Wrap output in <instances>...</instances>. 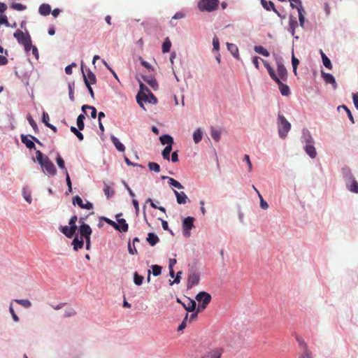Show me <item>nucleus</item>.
<instances>
[{
    "label": "nucleus",
    "instance_id": "4d7b16f0",
    "mask_svg": "<svg viewBox=\"0 0 358 358\" xmlns=\"http://www.w3.org/2000/svg\"><path fill=\"white\" fill-rule=\"evenodd\" d=\"M11 7L13 8H14L15 10H19V11H21V10H23L25 9V6L22 5V3H13L12 5H11Z\"/></svg>",
    "mask_w": 358,
    "mask_h": 358
},
{
    "label": "nucleus",
    "instance_id": "774afa93",
    "mask_svg": "<svg viewBox=\"0 0 358 358\" xmlns=\"http://www.w3.org/2000/svg\"><path fill=\"white\" fill-rule=\"evenodd\" d=\"M352 99H353V103L355 104V108L358 110V92L353 93Z\"/></svg>",
    "mask_w": 358,
    "mask_h": 358
},
{
    "label": "nucleus",
    "instance_id": "58836bf2",
    "mask_svg": "<svg viewBox=\"0 0 358 358\" xmlns=\"http://www.w3.org/2000/svg\"><path fill=\"white\" fill-rule=\"evenodd\" d=\"M321 56L324 66L329 69H331L332 64L331 63V61L322 51H321Z\"/></svg>",
    "mask_w": 358,
    "mask_h": 358
},
{
    "label": "nucleus",
    "instance_id": "864d4df0",
    "mask_svg": "<svg viewBox=\"0 0 358 358\" xmlns=\"http://www.w3.org/2000/svg\"><path fill=\"white\" fill-rule=\"evenodd\" d=\"M292 66H293V72L295 75H296V73H297L296 69H297V66L299 64V60L297 58H296L294 55H292Z\"/></svg>",
    "mask_w": 358,
    "mask_h": 358
},
{
    "label": "nucleus",
    "instance_id": "f8f14e48",
    "mask_svg": "<svg viewBox=\"0 0 358 358\" xmlns=\"http://www.w3.org/2000/svg\"><path fill=\"white\" fill-rule=\"evenodd\" d=\"M194 218L192 217H187L184 219L182 222V229L184 234L186 236H189V230L194 227Z\"/></svg>",
    "mask_w": 358,
    "mask_h": 358
},
{
    "label": "nucleus",
    "instance_id": "2f4dec72",
    "mask_svg": "<svg viewBox=\"0 0 358 358\" xmlns=\"http://www.w3.org/2000/svg\"><path fill=\"white\" fill-rule=\"evenodd\" d=\"M298 15H299V20L300 25L303 27L305 22V17L303 13H305L304 9L302 6L296 7Z\"/></svg>",
    "mask_w": 358,
    "mask_h": 358
},
{
    "label": "nucleus",
    "instance_id": "393cba45",
    "mask_svg": "<svg viewBox=\"0 0 358 358\" xmlns=\"http://www.w3.org/2000/svg\"><path fill=\"white\" fill-rule=\"evenodd\" d=\"M117 229L116 230L121 232H127L128 231L129 226L124 219H117Z\"/></svg>",
    "mask_w": 358,
    "mask_h": 358
},
{
    "label": "nucleus",
    "instance_id": "3c124183",
    "mask_svg": "<svg viewBox=\"0 0 358 358\" xmlns=\"http://www.w3.org/2000/svg\"><path fill=\"white\" fill-rule=\"evenodd\" d=\"M134 281L136 285H141L143 281V277L138 275V273H135L134 275Z\"/></svg>",
    "mask_w": 358,
    "mask_h": 358
},
{
    "label": "nucleus",
    "instance_id": "7ed1b4c3",
    "mask_svg": "<svg viewBox=\"0 0 358 358\" xmlns=\"http://www.w3.org/2000/svg\"><path fill=\"white\" fill-rule=\"evenodd\" d=\"M278 127L280 137L285 138L291 129V124L282 115L278 114Z\"/></svg>",
    "mask_w": 358,
    "mask_h": 358
},
{
    "label": "nucleus",
    "instance_id": "37998d69",
    "mask_svg": "<svg viewBox=\"0 0 358 358\" xmlns=\"http://www.w3.org/2000/svg\"><path fill=\"white\" fill-rule=\"evenodd\" d=\"M210 135L211 137L215 140V141L218 142L220 139V131L215 128H211L210 131Z\"/></svg>",
    "mask_w": 358,
    "mask_h": 358
},
{
    "label": "nucleus",
    "instance_id": "412c9836",
    "mask_svg": "<svg viewBox=\"0 0 358 358\" xmlns=\"http://www.w3.org/2000/svg\"><path fill=\"white\" fill-rule=\"evenodd\" d=\"M289 31H290L292 35L294 36L295 34V29L296 27H298V25H299L298 21H297L296 17H294L293 15L289 16Z\"/></svg>",
    "mask_w": 358,
    "mask_h": 358
},
{
    "label": "nucleus",
    "instance_id": "aec40b11",
    "mask_svg": "<svg viewBox=\"0 0 358 358\" xmlns=\"http://www.w3.org/2000/svg\"><path fill=\"white\" fill-rule=\"evenodd\" d=\"M185 309L188 312H193L196 308V302L187 298L186 301L182 303Z\"/></svg>",
    "mask_w": 358,
    "mask_h": 358
},
{
    "label": "nucleus",
    "instance_id": "5fc2aeb1",
    "mask_svg": "<svg viewBox=\"0 0 358 358\" xmlns=\"http://www.w3.org/2000/svg\"><path fill=\"white\" fill-rule=\"evenodd\" d=\"M64 174L66 175V181L68 186V192H66V194H68L69 192H72V183L69 175V172L64 173Z\"/></svg>",
    "mask_w": 358,
    "mask_h": 358
},
{
    "label": "nucleus",
    "instance_id": "5701e85b",
    "mask_svg": "<svg viewBox=\"0 0 358 358\" xmlns=\"http://www.w3.org/2000/svg\"><path fill=\"white\" fill-rule=\"evenodd\" d=\"M227 49L232 54V55L237 59L238 60L240 59L239 54H238V49L236 45L234 43H227Z\"/></svg>",
    "mask_w": 358,
    "mask_h": 358
},
{
    "label": "nucleus",
    "instance_id": "72a5a7b5",
    "mask_svg": "<svg viewBox=\"0 0 358 358\" xmlns=\"http://www.w3.org/2000/svg\"><path fill=\"white\" fill-rule=\"evenodd\" d=\"M254 50L257 53L260 54L264 57H268L270 55L269 52L263 46L256 45L255 46Z\"/></svg>",
    "mask_w": 358,
    "mask_h": 358
},
{
    "label": "nucleus",
    "instance_id": "a18cd8bd",
    "mask_svg": "<svg viewBox=\"0 0 358 358\" xmlns=\"http://www.w3.org/2000/svg\"><path fill=\"white\" fill-rule=\"evenodd\" d=\"M70 130L72 133H73L77 136V138H78L79 141L83 140L84 136H83V134L75 127H73V126L71 127Z\"/></svg>",
    "mask_w": 358,
    "mask_h": 358
},
{
    "label": "nucleus",
    "instance_id": "4c0bfd02",
    "mask_svg": "<svg viewBox=\"0 0 358 358\" xmlns=\"http://www.w3.org/2000/svg\"><path fill=\"white\" fill-rule=\"evenodd\" d=\"M86 109L91 110V117L93 119H95L96 117V109L94 106H88V105H83L82 106V110L86 113Z\"/></svg>",
    "mask_w": 358,
    "mask_h": 358
},
{
    "label": "nucleus",
    "instance_id": "ea45409f",
    "mask_svg": "<svg viewBox=\"0 0 358 358\" xmlns=\"http://www.w3.org/2000/svg\"><path fill=\"white\" fill-rule=\"evenodd\" d=\"M203 134L201 129H197L193 134V139L196 143H199L202 139Z\"/></svg>",
    "mask_w": 358,
    "mask_h": 358
},
{
    "label": "nucleus",
    "instance_id": "6e6552de",
    "mask_svg": "<svg viewBox=\"0 0 358 358\" xmlns=\"http://www.w3.org/2000/svg\"><path fill=\"white\" fill-rule=\"evenodd\" d=\"M313 143L314 141L313 138L308 134V137L306 138L305 150L311 158H315L317 155V152L313 146Z\"/></svg>",
    "mask_w": 358,
    "mask_h": 358
},
{
    "label": "nucleus",
    "instance_id": "b1692460",
    "mask_svg": "<svg viewBox=\"0 0 358 358\" xmlns=\"http://www.w3.org/2000/svg\"><path fill=\"white\" fill-rule=\"evenodd\" d=\"M144 81L147 83L154 90L158 89V83L156 79L152 76H143Z\"/></svg>",
    "mask_w": 358,
    "mask_h": 358
},
{
    "label": "nucleus",
    "instance_id": "69168bd1",
    "mask_svg": "<svg viewBox=\"0 0 358 358\" xmlns=\"http://www.w3.org/2000/svg\"><path fill=\"white\" fill-rule=\"evenodd\" d=\"M243 160L247 163L248 166V171L250 172L252 169V165L248 155H245Z\"/></svg>",
    "mask_w": 358,
    "mask_h": 358
},
{
    "label": "nucleus",
    "instance_id": "39448f33",
    "mask_svg": "<svg viewBox=\"0 0 358 358\" xmlns=\"http://www.w3.org/2000/svg\"><path fill=\"white\" fill-rule=\"evenodd\" d=\"M219 0H200L198 8L201 11L213 12L217 9Z\"/></svg>",
    "mask_w": 358,
    "mask_h": 358
},
{
    "label": "nucleus",
    "instance_id": "49530a36",
    "mask_svg": "<svg viewBox=\"0 0 358 358\" xmlns=\"http://www.w3.org/2000/svg\"><path fill=\"white\" fill-rule=\"evenodd\" d=\"M148 168L150 171H153L156 173H159L160 171V166L157 163L155 162H149Z\"/></svg>",
    "mask_w": 358,
    "mask_h": 358
},
{
    "label": "nucleus",
    "instance_id": "de8ad7c7",
    "mask_svg": "<svg viewBox=\"0 0 358 358\" xmlns=\"http://www.w3.org/2000/svg\"><path fill=\"white\" fill-rule=\"evenodd\" d=\"M169 184L178 189H183V186L178 181H177L173 178H169Z\"/></svg>",
    "mask_w": 358,
    "mask_h": 358
},
{
    "label": "nucleus",
    "instance_id": "ddd939ff",
    "mask_svg": "<svg viewBox=\"0 0 358 358\" xmlns=\"http://www.w3.org/2000/svg\"><path fill=\"white\" fill-rule=\"evenodd\" d=\"M224 349L222 348H215L210 350L203 357V358H221Z\"/></svg>",
    "mask_w": 358,
    "mask_h": 358
},
{
    "label": "nucleus",
    "instance_id": "0e129e2a",
    "mask_svg": "<svg viewBox=\"0 0 358 358\" xmlns=\"http://www.w3.org/2000/svg\"><path fill=\"white\" fill-rule=\"evenodd\" d=\"M259 197L260 199V206L262 209L266 210L268 208V204L266 201H264L260 194H259Z\"/></svg>",
    "mask_w": 358,
    "mask_h": 358
},
{
    "label": "nucleus",
    "instance_id": "c85d7f7f",
    "mask_svg": "<svg viewBox=\"0 0 358 358\" xmlns=\"http://www.w3.org/2000/svg\"><path fill=\"white\" fill-rule=\"evenodd\" d=\"M277 83L282 96H288L290 94L289 87L288 85L282 83L281 80H279V82H277Z\"/></svg>",
    "mask_w": 358,
    "mask_h": 358
},
{
    "label": "nucleus",
    "instance_id": "c9c22d12",
    "mask_svg": "<svg viewBox=\"0 0 358 358\" xmlns=\"http://www.w3.org/2000/svg\"><path fill=\"white\" fill-rule=\"evenodd\" d=\"M56 162H57L58 166L63 171L64 173L68 172V171L65 166L64 161L63 158L59 154L57 156Z\"/></svg>",
    "mask_w": 358,
    "mask_h": 358
},
{
    "label": "nucleus",
    "instance_id": "bb28decb",
    "mask_svg": "<svg viewBox=\"0 0 358 358\" xmlns=\"http://www.w3.org/2000/svg\"><path fill=\"white\" fill-rule=\"evenodd\" d=\"M111 141L115 145V148L120 152H124L125 150L124 145L119 141L117 138L114 136L110 137Z\"/></svg>",
    "mask_w": 358,
    "mask_h": 358
},
{
    "label": "nucleus",
    "instance_id": "4be33fe9",
    "mask_svg": "<svg viewBox=\"0 0 358 358\" xmlns=\"http://www.w3.org/2000/svg\"><path fill=\"white\" fill-rule=\"evenodd\" d=\"M322 78L327 83H330L333 85L334 88L336 89L337 87L336 80L334 77L328 73L322 72Z\"/></svg>",
    "mask_w": 358,
    "mask_h": 358
},
{
    "label": "nucleus",
    "instance_id": "4468645a",
    "mask_svg": "<svg viewBox=\"0 0 358 358\" xmlns=\"http://www.w3.org/2000/svg\"><path fill=\"white\" fill-rule=\"evenodd\" d=\"M73 204L78 205L79 207L83 209L91 210L93 208V205L90 201H86L85 203H83V199L79 196H76L73 199Z\"/></svg>",
    "mask_w": 358,
    "mask_h": 358
},
{
    "label": "nucleus",
    "instance_id": "dca6fc26",
    "mask_svg": "<svg viewBox=\"0 0 358 358\" xmlns=\"http://www.w3.org/2000/svg\"><path fill=\"white\" fill-rule=\"evenodd\" d=\"M82 72L83 74V78L85 81V84L87 85H94L96 83V78L94 73H92L90 70L87 71V74H85L83 70L82 69Z\"/></svg>",
    "mask_w": 358,
    "mask_h": 358
},
{
    "label": "nucleus",
    "instance_id": "e433bc0d",
    "mask_svg": "<svg viewBox=\"0 0 358 358\" xmlns=\"http://www.w3.org/2000/svg\"><path fill=\"white\" fill-rule=\"evenodd\" d=\"M171 47V42L170 39L167 37L165 38L163 44H162V52L166 53L170 51Z\"/></svg>",
    "mask_w": 358,
    "mask_h": 358
},
{
    "label": "nucleus",
    "instance_id": "09e8293b",
    "mask_svg": "<svg viewBox=\"0 0 358 358\" xmlns=\"http://www.w3.org/2000/svg\"><path fill=\"white\" fill-rule=\"evenodd\" d=\"M162 266H159V265H152V274L155 275V276H158L161 274L162 273Z\"/></svg>",
    "mask_w": 358,
    "mask_h": 358
},
{
    "label": "nucleus",
    "instance_id": "f704fd0d",
    "mask_svg": "<svg viewBox=\"0 0 358 358\" xmlns=\"http://www.w3.org/2000/svg\"><path fill=\"white\" fill-rule=\"evenodd\" d=\"M103 192L108 199L113 196L115 194V190L106 182H104Z\"/></svg>",
    "mask_w": 358,
    "mask_h": 358
},
{
    "label": "nucleus",
    "instance_id": "423d86ee",
    "mask_svg": "<svg viewBox=\"0 0 358 358\" xmlns=\"http://www.w3.org/2000/svg\"><path fill=\"white\" fill-rule=\"evenodd\" d=\"M148 94L146 93H138L136 96V101L141 107L144 108L143 104L142 101L148 102L152 104H156L157 103V99L155 96L150 92H148Z\"/></svg>",
    "mask_w": 358,
    "mask_h": 358
},
{
    "label": "nucleus",
    "instance_id": "0eeeda50",
    "mask_svg": "<svg viewBox=\"0 0 358 358\" xmlns=\"http://www.w3.org/2000/svg\"><path fill=\"white\" fill-rule=\"evenodd\" d=\"M195 299L197 301L201 303L200 308L203 310L206 308L207 305L210 302L211 296L210 294L206 292H200L199 293L197 294Z\"/></svg>",
    "mask_w": 358,
    "mask_h": 358
},
{
    "label": "nucleus",
    "instance_id": "052dcab7",
    "mask_svg": "<svg viewBox=\"0 0 358 358\" xmlns=\"http://www.w3.org/2000/svg\"><path fill=\"white\" fill-rule=\"evenodd\" d=\"M213 50H215L217 51L220 49V41L217 36H215L213 38Z\"/></svg>",
    "mask_w": 358,
    "mask_h": 358
},
{
    "label": "nucleus",
    "instance_id": "6e6d98bb",
    "mask_svg": "<svg viewBox=\"0 0 358 358\" xmlns=\"http://www.w3.org/2000/svg\"><path fill=\"white\" fill-rule=\"evenodd\" d=\"M75 315H76L75 310L72 308H69L65 310L64 316L65 317H69L73 316Z\"/></svg>",
    "mask_w": 358,
    "mask_h": 358
},
{
    "label": "nucleus",
    "instance_id": "338daca9",
    "mask_svg": "<svg viewBox=\"0 0 358 358\" xmlns=\"http://www.w3.org/2000/svg\"><path fill=\"white\" fill-rule=\"evenodd\" d=\"M268 73H269V76H271V78L275 80L276 83L277 82H279L280 80V78H278V76L275 74L274 70L273 69V68L271 69V70H269L268 71Z\"/></svg>",
    "mask_w": 358,
    "mask_h": 358
},
{
    "label": "nucleus",
    "instance_id": "1a4fd4ad",
    "mask_svg": "<svg viewBox=\"0 0 358 358\" xmlns=\"http://www.w3.org/2000/svg\"><path fill=\"white\" fill-rule=\"evenodd\" d=\"M13 36L21 45L24 43L27 44L29 42V40H31L29 33L27 31L24 33L20 29H17L14 33Z\"/></svg>",
    "mask_w": 358,
    "mask_h": 358
},
{
    "label": "nucleus",
    "instance_id": "cd10ccee",
    "mask_svg": "<svg viewBox=\"0 0 358 358\" xmlns=\"http://www.w3.org/2000/svg\"><path fill=\"white\" fill-rule=\"evenodd\" d=\"M347 187L350 192L356 194L358 193V182L354 178H352L350 181L347 182Z\"/></svg>",
    "mask_w": 358,
    "mask_h": 358
},
{
    "label": "nucleus",
    "instance_id": "603ef678",
    "mask_svg": "<svg viewBox=\"0 0 358 358\" xmlns=\"http://www.w3.org/2000/svg\"><path fill=\"white\" fill-rule=\"evenodd\" d=\"M341 108H343L346 111L347 115H348L350 120L351 121V122L355 123L354 117H353L351 111L350 110V109L345 105L338 106V109H340Z\"/></svg>",
    "mask_w": 358,
    "mask_h": 358
},
{
    "label": "nucleus",
    "instance_id": "7c9ffc66",
    "mask_svg": "<svg viewBox=\"0 0 358 358\" xmlns=\"http://www.w3.org/2000/svg\"><path fill=\"white\" fill-rule=\"evenodd\" d=\"M160 142L162 145H171L173 143V138L167 134L162 136L160 138Z\"/></svg>",
    "mask_w": 358,
    "mask_h": 358
},
{
    "label": "nucleus",
    "instance_id": "c03bdc74",
    "mask_svg": "<svg viewBox=\"0 0 358 358\" xmlns=\"http://www.w3.org/2000/svg\"><path fill=\"white\" fill-rule=\"evenodd\" d=\"M15 301L24 308H29L31 306V303L28 299H15Z\"/></svg>",
    "mask_w": 358,
    "mask_h": 358
},
{
    "label": "nucleus",
    "instance_id": "a19ab883",
    "mask_svg": "<svg viewBox=\"0 0 358 358\" xmlns=\"http://www.w3.org/2000/svg\"><path fill=\"white\" fill-rule=\"evenodd\" d=\"M172 150V146L171 145H166V148L162 151V157L164 159L169 160V155Z\"/></svg>",
    "mask_w": 358,
    "mask_h": 358
},
{
    "label": "nucleus",
    "instance_id": "c756f323",
    "mask_svg": "<svg viewBox=\"0 0 358 358\" xmlns=\"http://www.w3.org/2000/svg\"><path fill=\"white\" fill-rule=\"evenodd\" d=\"M147 241L151 246H154L159 241V239L155 234L150 232L148 235Z\"/></svg>",
    "mask_w": 358,
    "mask_h": 358
},
{
    "label": "nucleus",
    "instance_id": "79ce46f5",
    "mask_svg": "<svg viewBox=\"0 0 358 358\" xmlns=\"http://www.w3.org/2000/svg\"><path fill=\"white\" fill-rule=\"evenodd\" d=\"M85 118V115L83 114L79 115L77 118V126H78L79 130H83L84 129V127H85L84 119Z\"/></svg>",
    "mask_w": 358,
    "mask_h": 358
},
{
    "label": "nucleus",
    "instance_id": "6ab92c4d",
    "mask_svg": "<svg viewBox=\"0 0 358 358\" xmlns=\"http://www.w3.org/2000/svg\"><path fill=\"white\" fill-rule=\"evenodd\" d=\"M261 3L264 8H265L266 10H273L278 16H280V14L279 12L275 9L274 3L269 1H267L266 0H261Z\"/></svg>",
    "mask_w": 358,
    "mask_h": 358
},
{
    "label": "nucleus",
    "instance_id": "8fccbe9b",
    "mask_svg": "<svg viewBox=\"0 0 358 358\" xmlns=\"http://www.w3.org/2000/svg\"><path fill=\"white\" fill-rule=\"evenodd\" d=\"M27 120L29 121V123L30 124V125L31 126V127L33 128L34 131L35 132H38V128L37 124L34 120V119L32 118V117L30 115H28Z\"/></svg>",
    "mask_w": 358,
    "mask_h": 358
},
{
    "label": "nucleus",
    "instance_id": "680f3d73",
    "mask_svg": "<svg viewBox=\"0 0 358 358\" xmlns=\"http://www.w3.org/2000/svg\"><path fill=\"white\" fill-rule=\"evenodd\" d=\"M73 89H74V84L72 83H69V99L71 100V101H73L74 100V92H73Z\"/></svg>",
    "mask_w": 358,
    "mask_h": 358
},
{
    "label": "nucleus",
    "instance_id": "f03ea898",
    "mask_svg": "<svg viewBox=\"0 0 358 358\" xmlns=\"http://www.w3.org/2000/svg\"><path fill=\"white\" fill-rule=\"evenodd\" d=\"M78 220V217L76 215H73L71 217L68 226H61L59 227L60 231L64 234L68 238H72L78 229L76 225V222Z\"/></svg>",
    "mask_w": 358,
    "mask_h": 358
},
{
    "label": "nucleus",
    "instance_id": "13d9d810",
    "mask_svg": "<svg viewBox=\"0 0 358 358\" xmlns=\"http://www.w3.org/2000/svg\"><path fill=\"white\" fill-rule=\"evenodd\" d=\"M24 199L29 203H31L32 199L30 192H28L25 189H23Z\"/></svg>",
    "mask_w": 358,
    "mask_h": 358
},
{
    "label": "nucleus",
    "instance_id": "f3484780",
    "mask_svg": "<svg viewBox=\"0 0 358 358\" xmlns=\"http://www.w3.org/2000/svg\"><path fill=\"white\" fill-rule=\"evenodd\" d=\"M199 282V274L194 273L189 275L187 279V287L192 288L193 286L197 285Z\"/></svg>",
    "mask_w": 358,
    "mask_h": 358
},
{
    "label": "nucleus",
    "instance_id": "a878e982",
    "mask_svg": "<svg viewBox=\"0 0 358 358\" xmlns=\"http://www.w3.org/2000/svg\"><path fill=\"white\" fill-rule=\"evenodd\" d=\"M39 13L43 16H47L51 13V7L48 3H43L38 9Z\"/></svg>",
    "mask_w": 358,
    "mask_h": 358
},
{
    "label": "nucleus",
    "instance_id": "e2e57ef3",
    "mask_svg": "<svg viewBox=\"0 0 358 358\" xmlns=\"http://www.w3.org/2000/svg\"><path fill=\"white\" fill-rule=\"evenodd\" d=\"M187 320H188V314L187 313L183 321L182 322V323L179 325V327L178 328V331H181L186 327Z\"/></svg>",
    "mask_w": 358,
    "mask_h": 358
},
{
    "label": "nucleus",
    "instance_id": "9b49d317",
    "mask_svg": "<svg viewBox=\"0 0 358 358\" xmlns=\"http://www.w3.org/2000/svg\"><path fill=\"white\" fill-rule=\"evenodd\" d=\"M80 222H81V224L79 227V233L80 234L81 238H85L87 237H90V235L92 234V232L90 227L83 222V218L80 219Z\"/></svg>",
    "mask_w": 358,
    "mask_h": 358
},
{
    "label": "nucleus",
    "instance_id": "9d476101",
    "mask_svg": "<svg viewBox=\"0 0 358 358\" xmlns=\"http://www.w3.org/2000/svg\"><path fill=\"white\" fill-rule=\"evenodd\" d=\"M21 141L26 145V147L29 149L35 148V144L34 142L41 144L40 141L37 138H36L33 136H26V135L22 134L21 135Z\"/></svg>",
    "mask_w": 358,
    "mask_h": 358
},
{
    "label": "nucleus",
    "instance_id": "a211bd4d",
    "mask_svg": "<svg viewBox=\"0 0 358 358\" xmlns=\"http://www.w3.org/2000/svg\"><path fill=\"white\" fill-rule=\"evenodd\" d=\"M174 194L176 196V201L179 204H185L187 203L188 200L187 196L185 194V192H178V191L173 189Z\"/></svg>",
    "mask_w": 358,
    "mask_h": 358
},
{
    "label": "nucleus",
    "instance_id": "bf43d9fd",
    "mask_svg": "<svg viewBox=\"0 0 358 358\" xmlns=\"http://www.w3.org/2000/svg\"><path fill=\"white\" fill-rule=\"evenodd\" d=\"M1 24H4L7 27L10 26L6 15H0V25Z\"/></svg>",
    "mask_w": 358,
    "mask_h": 358
},
{
    "label": "nucleus",
    "instance_id": "2eb2a0df",
    "mask_svg": "<svg viewBox=\"0 0 358 358\" xmlns=\"http://www.w3.org/2000/svg\"><path fill=\"white\" fill-rule=\"evenodd\" d=\"M277 71L280 80L285 81L287 77V71L285 66L281 62H277Z\"/></svg>",
    "mask_w": 358,
    "mask_h": 358
},
{
    "label": "nucleus",
    "instance_id": "f257e3e1",
    "mask_svg": "<svg viewBox=\"0 0 358 358\" xmlns=\"http://www.w3.org/2000/svg\"><path fill=\"white\" fill-rule=\"evenodd\" d=\"M36 159L41 165L43 172L50 176H54L57 174V169L50 158L44 155L40 150L36 152Z\"/></svg>",
    "mask_w": 358,
    "mask_h": 358
},
{
    "label": "nucleus",
    "instance_id": "473e14b6",
    "mask_svg": "<svg viewBox=\"0 0 358 358\" xmlns=\"http://www.w3.org/2000/svg\"><path fill=\"white\" fill-rule=\"evenodd\" d=\"M72 245H73V249L78 250V249L83 248L84 242L83 239L79 240L76 236L73 240Z\"/></svg>",
    "mask_w": 358,
    "mask_h": 358
},
{
    "label": "nucleus",
    "instance_id": "20e7f679",
    "mask_svg": "<svg viewBox=\"0 0 358 358\" xmlns=\"http://www.w3.org/2000/svg\"><path fill=\"white\" fill-rule=\"evenodd\" d=\"M296 340L299 347V358H313V353L304 339L300 336H296Z\"/></svg>",
    "mask_w": 358,
    "mask_h": 358
}]
</instances>
